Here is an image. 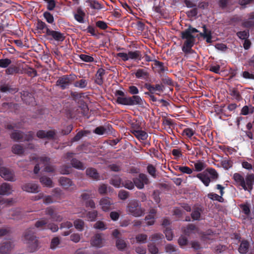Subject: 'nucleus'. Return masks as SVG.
Instances as JSON below:
<instances>
[{"label": "nucleus", "instance_id": "f257e3e1", "mask_svg": "<svg viewBox=\"0 0 254 254\" xmlns=\"http://www.w3.org/2000/svg\"><path fill=\"white\" fill-rule=\"evenodd\" d=\"M22 240L24 243L27 245L28 251L33 253L38 250L39 242L38 238L35 235L34 228H29L24 232Z\"/></svg>", "mask_w": 254, "mask_h": 254}, {"label": "nucleus", "instance_id": "f03ea898", "mask_svg": "<svg viewBox=\"0 0 254 254\" xmlns=\"http://www.w3.org/2000/svg\"><path fill=\"white\" fill-rule=\"evenodd\" d=\"M198 32H199V31L197 29L192 27L191 25H189L187 29L181 32L182 38L186 39L182 47V51L185 53L188 54L190 52L195 40V37L192 34Z\"/></svg>", "mask_w": 254, "mask_h": 254}, {"label": "nucleus", "instance_id": "7ed1b4c3", "mask_svg": "<svg viewBox=\"0 0 254 254\" xmlns=\"http://www.w3.org/2000/svg\"><path fill=\"white\" fill-rule=\"evenodd\" d=\"M233 179L236 184L241 186L244 190L251 191L254 184V174H248L245 179L240 173H235L233 176Z\"/></svg>", "mask_w": 254, "mask_h": 254}, {"label": "nucleus", "instance_id": "20e7f679", "mask_svg": "<svg viewBox=\"0 0 254 254\" xmlns=\"http://www.w3.org/2000/svg\"><path fill=\"white\" fill-rule=\"evenodd\" d=\"M108 99L123 105H143L139 96H109Z\"/></svg>", "mask_w": 254, "mask_h": 254}, {"label": "nucleus", "instance_id": "39448f33", "mask_svg": "<svg viewBox=\"0 0 254 254\" xmlns=\"http://www.w3.org/2000/svg\"><path fill=\"white\" fill-rule=\"evenodd\" d=\"M127 212L134 217L141 216L144 214L145 209L141 207L139 202L136 200H131L126 207Z\"/></svg>", "mask_w": 254, "mask_h": 254}, {"label": "nucleus", "instance_id": "423d86ee", "mask_svg": "<svg viewBox=\"0 0 254 254\" xmlns=\"http://www.w3.org/2000/svg\"><path fill=\"white\" fill-rule=\"evenodd\" d=\"M74 74L64 75L59 77L56 81V85L59 88L64 90L69 87L75 79Z\"/></svg>", "mask_w": 254, "mask_h": 254}, {"label": "nucleus", "instance_id": "0eeeda50", "mask_svg": "<svg viewBox=\"0 0 254 254\" xmlns=\"http://www.w3.org/2000/svg\"><path fill=\"white\" fill-rule=\"evenodd\" d=\"M34 133L29 131L27 134L19 130H14L10 135L11 138L14 141H29L33 138Z\"/></svg>", "mask_w": 254, "mask_h": 254}, {"label": "nucleus", "instance_id": "6e6552de", "mask_svg": "<svg viewBox=\"0 0 254 254\" xmlns=\"http://www.w3.org/2000/svg\"><path fill=\"white\" fill-rule=\"evenodd\" d=\"M45 214L49 216L53 221L56 222H61L63 220V216L57 212L55 207L53 206L47 207L45 210Z\"/></svg>", "mask_w": 254, "mask_h": 254}, {"label": "nucleus", "instance_id": "1a4fd4ad", "mask_svg": "<svg viewBox=\"0 0 254 254\" xmlns=\"http://www.w3.org/2000/svg\"><path fill=\"white\" fill-rule=\"evenodd\" d=\"M99 205L101 209L105 212H107L114 208L113 200L107 196L102 197L99 201Z\"/></svg>", "mask_w": 254, "mask_h": 254}, {"label": "nucleus", "instance_id": "9d476101", "mask_svg": "<svg viewBox=\"0 0 254 254\" xmlns=\"http://www.w3.org/2000/svg\"><path fill=\"white\" fill-rule=\"evenodd\" d=\"M105 240L103 238V234L101 233H97L95 234L91 239L90 244L92 247L97 248H102L105 246Z\"/></svg>", "mask_w": 254, "mask_h": 254}, {"label": "nucleus", "instance_id": "9b49d317", "mask_svg": "<svg viewBox=\"0 0 254 254\" xmlns=\"http://www.w3.org/2000/svg\"><path fill=\"white\" fill-rule=\"evenodd\" d=\"M134 185L138 189H142L144 188V185L149 183V180L147 176L144 174H140L138 178L133 179Z\"/></svg>", "mask_w": 254, "mask_h": 254}, {"label": "nucleus", "instance_id": "f8f14e48", "mask_svg": "<svg viewBox=\"0 0 254 254\" xmlns=\"http://www.w3.org/2000/svg\"><path fill=\"white\" fill-rule=\"evenodd\" d=\"M43 33H45L48 36H51L52 39L58 42H63L65 39L64 34L60 31L47 28V31H43Z\"/></svg>", "mask_w": 254, "mask_h": 254}, {"label": "nucleus", "instance_id": "ddd939ff", "mask_svg": "<svg viewBox=\"0 0 254 254\" xmlns=\"http://www.w3.org/2000/svg\"><path fill=\"white\" fill-rule=\"evenodd\" d=\"M85 97L87 98L88 96H74L73 100L78 103V107L81 110V113L86 116L88 112V108L85 102L83 101Z\"/></svg>", "mask_w": 254, "mask_h": 254}, {"label": "nucleus", "instance_id": "4468645a", "mask_svg": "<svg viewBox=\"0 0 254 254\" xmlns=\"http://www.w3.org/2000/svg\"><path fill=\"white\" fill-rule=\"evenodd\" d=\"M0 176L5 180L11 182L15 180L13 172L5 167L0 169Z\"/></svg>", "mask_w": 254, "mask_h": 254}, {"label": "nucleus", "instance_id": "2eb2a0df", "mask_svg": "<svg viewBox=\"0 0 254 254\" xmlns=\"http://www.w3.org/2000/svg\"><path fill=\"white\" fill-rule=\"evenodd\" d=\"M14 245L11 241H6L0 244V253L9 254L14 248Z\"/></svg>", "mask_w": 254, "mask_h": 254}, {"label": "nucleus", "instance_id": "dca6fc26", "mask_svg": "<svg viewBox=\"0 0 254 254\" xmlns=\"http://www.w3.org/2000/svg\"><path fill=\"white\" fill-rule=\"evenodd\" d=\"M56 134L55 130H50L48 131H45L43 130H40L37 132V136L40 138H47L48 139H53Z\"/></svg>", "mask_w": 254, "mask_h": 254}, {"label": "nucleus", "instance_id": "f3484780", "mask_svg": "<svg viewBox=\"0 0 254 254\" xmlns=\"http://www.w3.org/2000/svg\"><path fill=\"white\" fill-rule=\"evenodd\" d=\"M144 87L149 91L151 94L156 93V92H161L163 91L164 86L162 84H157L156 85H152L150 83H145Z\"/></svg>", "mask_w": 254, "mask_h": 254}, {"label": "nucleus", "instance_id": "a211bd4d", "mask_svg": "<svg viewBox=\"0 0 254 254\" xmlns=\"http://www.w3.org/2000/svg\"><path fill=\"white\" fill-rule=\"evenodd\" d=\"M39 159L40 161V163H42V164H43V165L45 166V168L44 169V171L48 173L54 172V167L50 165V158L46 156H42L39 157Z\"/></svg>", "mask_w": 254, "mask_h": 254}, {"label": "nucleus", "instance_id": "6ab92c4d", "mask_svg": "<svg viewBox=\"0 0 254 254\" xmlns=\"http://www.w3.org/2000/svg\"><path fill=\"white\" fill-rule=\"evenodd\" d=\"M13 191L12 186L6 183H2L0 185V195H9Z\"/></svg>", "mask_w": 254, "mask_h": 254}, {"label": "nucleus", "instance_id": "aec40b11", "mask_svg": "<svg viewBox=\"0 0 254 254\" xmlns=\"http://www.w3.org/2000/svg\"><path fill=\"white\" fill-rule=\"evenodd\" d=\"M22 189L25 191L31 193L39 192V186L34 183H26L22 186Z\"/></svg>", "mask_w": 254, "mask_h": 254}, {"label": "nucleus", "instance_id": "412c9836", "mask_svg": "<svg viewBox=\"0 0 254 254\" xmlns=\"http://www.w3.org/2000/svg\"><path fill=\"white\" fill-rule=\"evenodd\" d=\"M73 16L74 19L80 23H84L85 22L84 17L85 16V13L81 7H78L74 12Z\"/></svg>", "mask_w": 254, "mask_h": 254}, {"label": "nucleus", "instance_id": "4be33fe9", "mask_svg": "<svg viewBox=\"0 0 254 254\" xmlns=\"http://www.w3.org/2000/svg\"><path fill=\"white\" fill-rule=\"evenodd\" d=\"M105 74V70L102 68H100L98 69L97 73L95 75V82L98 85H101L103 83V76Z\"/></svg>", "mask_w": 254, "mask_h": 254}, {"label": "nucleus", "instance_id": "5701e85b", "mask_svg": "<svg viewBox=\"0 0 254 254\" xmlns=\"http://www.w3.org/2000/svg\"><path fill=\"white\" fill-rule=\"evenodd\" d=\"M59 183L64 189H67L69 187L74 186L73 183L70 179L64 177L60 178Z\"/></svg>", "mask_w": 254, "mask_h": 254}, {"label": "nucleus", "instance_id": "b1692460", "mask_svg": "<svg viewBox=\"0 0 254 254\" xmlns=\"http://www.w3.org/2000/svg\"><path fill=\"white\" fill-rule=\"evenodd\" d=\"M131 133L138 139L144 140L148 137V135L146 132L139 129H132Z\"/></svg>", "mask_w": 254, "mask_h": 254}, {"label": "nucleus", "instance_id": "393cba45", "mask_svg": "<svg viewBox=\"0 0 254 254\" xmlns=\"http://www.w3.org/2000/svg\"><path fill=\"white\" fill-rule=\"evenodd\" d=\"M242 25L245 28H252L254 26V13L250 14L248 19L244 20Z\"/></svg>", "mask_w": 254, "mask_h": 254}, {"label": "nucleus", "instance_id": "a878e982", "mask_svg": "<svg viewBox=\"0 0 254 254\" xmlns=\"http://www.w3.org/2000/svg\"><path fill=\"white\" fill-rule=\"evenodd\" d=\"M128 54L129 60L130 59L134 61H140L142 58L141 52L138 50L129 51Z\"/></svg>", "mask_w": 254, "mask_h": 254}, {"label": "nucleus", "instance_id": "bb28decb", "mask_svg": "<svg viewBox=\"0 0 254 254\" xmlns=\"http://www.w3.org/2000/svg\"><path fill=\"white\" fill-rule=\"evenodd\" d=\"M250 244L246 240L242 241L240 244L238 251L241 254H246L249 250Z\"/></svg>", "mask_w": 254, "mask_h": 254}, {"label": "nucleus", "instance_id": "cd10ccee", "mask_svg": "<svg viewBox=\"0 0 254 254\" xmlns=\"http://www.w3.org/2000/svg\"><path fill=\"white\" fill-rule=\"evenodd\" d=\"M86 175L93 180H98L99 179V175L97 170L92 168H88L86 170Z\"/></svg>", "mask_w": 254, "mask_h": 254}, {"label": "nucleus", "instance_id": "c85d7f7f", "mask_svg": "<svg viewBox=\"0 0 254 254\" xmlns=\"http://www.w3.org/2000/svg\"><path fill=\"white\" fill-rule=\"evenodd\" d=\"M196 177L198 178L206 187L208 186L211 182L210 178L207 174L199 173L197 174Z\"/></svg>", "mask_w": 254, "mask_h": 254}, {"label": "nucleus", "instance_id": "c756f323", "mask_svg": "<svg viewBox=\"0 0 254 254\" xmlns=\"http://www.w3.org/2000/svg\"><path fill=\"white\" fill-rule=\"evenodd\" d=\"M110 184L117 188L122 187V179L118 176L113 177L110 180Z\"/></svg>", "mask_w": 254, "mask_h": 254}, {"label": "nucleus", "instance_id": "7c9ffc66", "mask_svg": "<svg viewBox=\"0 0 254 254\" xmlns=\"http://www.w3.org/2000/svg\"><path fill=\"white\" fill-rule=\"evenodd\" d=\"M135 77L137 78L147 79L149 77V73L143 69H138L135 73Z\"/></svg>", "mask_w": 254, "mask_h": 254}, {"label": "nucleus", "instance_id": "2f4dec72", "mask_svg": "<svg viewBox=\"0 0 254 254\" xmlns=\"http://www.w3.org/2000/svg\"><path fill=\"white\" fill-rule=\"evenodd\" d=\"M0 90L2 92H8L11 94H14L17 92L18 89L16 88H12L8 85L5 84L0 85Z\"/></svg>", "mask_w": 254, "mask_h": 254}, {"label": "nucleus", "instance_id": "473e14b6", "mask_svg": "<svg viewBox=\"0 0 254 254\" xmlns=\"http://www.w3.org/2000/svg\"><path fill=\"white\" fill-rule=\"evenodd\" d=\"M192 163H193L195 171L196 172H200L204 170L206 167L205 163L201 160L192 161Z\"/></svg>", "mask_w": 254, "mask_h": 254}, {"label": "nucleus", "instance_id": "72a5a7b5", "mask_svg": "<svg viewBox=\"0 0 254 254\" xmlns=\"http://www.w3.org/2000/svg\"><path fill=\"white\" fill-rule=\"evenodd\" d=\"M47 220L45 218H41L37 221L35 224V227L38 229L44 230L47 228Z\"/></svg>", "mask_w": 254, "mask_h": 254}, {"label": "nucleus", "instance_id": "f704fd0d", "mask_svg": "<svg viewBox=\"0 0 254 254\" xmlns=\"http://www.w3.org/2000/svg\"><path fill=\"white\" fill-rule=\"evenodd\" d=\"M40 181L45 187L49 188L53 187V182L50 178L46 176L41 177L40 178Z\"/></svg>", "mask_w": 254, "mask_h": 254}, {"label": "nucleus", "instance_id": "c9c22d12", "mask_svg": "<svg viewBox=\"0 0 254 254\" xmlns=\"http://www.w3.org/2000/svg\"><path fill=\"white\" fill-rule=\"evenodd\" d=\"M154 65L158 68V73L159 74H161L164 73L165 71L168 70V68L167 66L164 65L163 63L159 62L158 61L155 60L154 63Z\"/></svg>", "mask_w": 254, "mask_h": 254}, {"label": "nucleus", "instance_id": "e433bc0d", "mask_svg": "<svg viewBox=\"0 0 254 254\" xmlns=\"http://www.w3.org/2000/svg\"><path fill=\"white\" fill-rule=\"evenodd\" d=\"M71 164L73 167L77 169L84 170L85 168L83 163L76 159L72 158L71 160Z\"/></svg>", "mask_w": 254, "mask_h": 254}, {"label": "nucleus", "instance_id": "4c0bfd02", "mask_svg": "<svg viewBox=\"0 0 254 254\" xmlns=\"http://www.w3.org/2000/svg\"><path fill=\"white\" fill-rule=\"evenodd\" d=\"M207 172L210 175L211 181H216L218 178V174L217 171L213 168H208L207 169Z\"/></svg>", "mask_w": 254, "mask_h": 254}, {"label": "nucleus", "instance_id": "58836bf2", "mask_svg": "<svg viewBox=\"0 0 254 254\" xmlns=\"http://www.w3.org/2000/svg\"><path fill=\"white\" fill-rule=\"evenodd\" d=\"M22 99L26 104L30 105L31 106L36 105L34 96H23Z\"/></svg>", "mask_w": 254, "mask_h": 254}, {"label": "nucleus", "instance_id": "ea45409f", "mask_svg": "<svg viewBox=\"0 0 254 254\" xmlns=\"http://www.w3.org/2000/svg\"><path fill=\"white\" fill-rule=\"evenodd\" d=\"M207 197L212 200H217L220 202H222L224 201V198L222 197V196L219 195L213 192L209 193L207 194Z\"/></svg>", "mask_w": 254, "mask_h": 254}, {"label": "nucleus", "instance_id": "a19ab883", "mask_svg": "<svg viewBox=\"0 0 254 254\" xmlns=\"http://www.w3.org/2000/svg\"><path fill=\"white\" fill-rule=\"evenodd\" d=\"M75 228L79 231H82L84 228V222L81 219H76L73 222Z\"/></svg>", "mask_w": 254, "mask_h": 254}, {"label": "nucleus", "instance_id": "79ce46f5", "mask_svg": "<svg viewBox=\"0 0 254 254\" xmlns=\"http://www.w3.org/2000/svg\"><path fill=\"white\" fill-rule=\"evenodd\" d=\"M237 36L242 40L248 39L250 36L249 30L239 31L236 33Z\"/></svg>", "mask_w": 254, "mask_h": 254}, {"label": "nucleus", "instance_id": "37998d69", "mask_svg": "<svg viewBox=\"0 0 254 254\" xmlns=\"http://www.w3.org/2000/svg\"><path fill=\"white\" fill-rule=\"evenodd\" d=\"M12 151L14 154L20 155L23 153L24 149L20 145L15 144L12 147Z\"/></svg>", "mask_w": 254, "mask_h": 254}, {"label": "nucleus", "instance_id": "c03bdc74", "mask_svg": "<svg viewBox=\"0 0 254 254\" xmlns=\"http://www.w3.org/2000/svg\"><path fill=\"white\" fill-rule=\"evenodd\" d=\"M116 245L119 250H123L127 247V244L125 240L120 238L117 239Z\"/></svg>", "mask_w": 254, "mask_h": 254}, {"label": "nucleus", "instance_id": "a18cd8bd", "mask_svg": "<svg viewBox=\"0 0 254 254\" xmlns=\"http://www.w3.org/2000/svg\"><path fill=\"white\" fill-rule=\"evenodd\" d=\"M88 83L87 80L81 79L79 80L76 81L74 83V86L76 87L80 88H84L86 87Z\"/></svg>", "mask_w": 254, "mask_h": 254}, {"label": "nucleus", "instance_id": "49530a36", "mask_svg": "<svg viewBox=\"0 0 254 254\" xmlns=\"http://www.w3.org/2000/svg\"><path fill=\"white\" fill-rule=\"evenodd\" d=\"M89 133L87 130H81L79 131L75 136L72 139V141H77L79 140L83 136Z\"/></svg>", "mask_w": 254, "mask_h": 254}, {"label": "nucleus", "instance_id": "de8ad7c7", "mask_svg": "<svg viewBox=\"0 0 254 254\" xmlns=\"http://www.w3.org/2000/svg\"><path fill=\"white\" fill-rule=\"evenodd\" d=\"M201 210L199 208H196L192 211L191 216L192 218L194 220H198L199 219L200 217Z\"/></svg>", "mask_w": 254, "mask_h": 254}, {"label": "nucleus", "instance_id": "09e8293b", "mask_svg": "<svg viewBox=\"0 0 254 254\" xmlns=\"http://www.w3.org/2000/svg\"><path fill=\"white\" fill-rule=\"evenodd\" d=\"M147 239V236L144 234H138L135 237L136 242L138 243H145L146 242Z\"/></svg>", "mask_w": 254, "mask_h": 254}, {"label": "nucleus", "instance_id": "8fccbe9b", "mask_svg": "<svg viewBox=\"0 0 254 254\" xmlns=\"http://www.w3.org/2000/svg\"><path fill=\"white\" fill-rule=\"evenodd\" d=\"M93 227L95 229H99L101 231L105 230L107 229V227H106L105 223L101 221H97L94 225Z\"/></svg>", "mask_w": 254, "mask_h": 254}, {"label": "nucleus", "instance_id": "3c124183", "mask_svg": "<svg viewBox=\"0 0 254 254\" xmlns=\"http://www.w3.org/2000/svg\"><path fill=\"white\" fill-rule=\"evenodd\" d=\"M164 238L163 234L160 233H155L152 234L150 237V241L153 242H157L159 240H162Z\"/></svg>", "mask_w": 254, "mask_h": 254}, {"label": "nucleus", "instance_id": "603ef678", "mask_svg": "<svg viewBox=\"0 0 254 254\" xmlns=\"http://www.w3.org/2000/svg\"><path fill=\"white\" fill-rule=\"evenodd\" d=\"M98 212L96 210L89 211L87 213V218L89 221H94L97 216Z\"/></svg>", "mask_w": 254, "mask_h": 254}, {"label": "nucleus", "instance_id": "864d4df0", "mask_svg": "<svg viewBox=\"0 0 254 254\" xmlns=\"http://www.w3.org/2000/svg\"><path fill=\"white\" fill-rule=\"evenodd\" d=\"M43 16L46 20V21L50 24H52L54 21V18L53 15L48 11H45L43 13Z\"/></svg>", "mask_w": 254, "mask_h": 254}, {"label": "nucleus", "instance_id": "5fc2aeb1", "mask_svg": "<svg viewBox=\"0 0 254 254\" xmlns=\"http://www.w3.org/2000/svg\"><path fill=\"white\" fill-rule=\"evenodd\" d=\"M60 244V238L58 237L53 238L51 242L50 248L51 249H55Z\"/></svg>", "mask_w": 254, "mask_h": 254}, {"label": "nucleus", "instance_id": "6e6d98bb", "mask_svg": "<svg viewBox=\"0 0 254 254\" xmlns=\"http://www.w3.org/2000/svg\"><path fill=\"white\" fill-rule=\"evenodd\" d=\"M196 229V227L193 224H189L184 229V232L186 235H190Z\"/></svg>", "mask_w": 254, "mask_h": 254}, {"label": "nucleus", "instance_id": "4d7b16f0", "mask_svg": "<svg viewBox=\"0 0 254 254\" xmlns=\"http://www.w3.org/2000/svg\"><path fill=\"white\" fill-rule=\"evenodd\" d=\"M79 58L83 62L87 63H91L94 61V58L90 56L85 55V54H81L79 56Z\"/></svg>", "mask_w": 254, "mask_h": 254}, {"label": "nucleus", "instance_id": "13d9d810", "mask_svg": "<svg viewBox=\"0 0 254 254\" xmlns=\"http://www.w3.org/2000/svg\"><path fill=\"white\" fill-rule=\"evenodd\" d=\"M162 124L165 127H170L172 125H173V120L170 118H168L166 117H162Z\"/></svg>", "mask_w": 254, "mask_h": 254}, {"label": "nucleus", "instance_id": "bf43d9fd", "mask_svg": "<svg viewBox=\"0 0 254 254\" xmlns=\"http://www.w3.org/2000/svg\"><path fill=\"white\" fill-rule=\"evenodd\" d=\"M122 187H124L126 189L130 190H132L134 187V182H132L129 180L125 181L122 182Z\"/></svg>", "mask_w": 254, "mask_h": 254}, {"label": "nucleus", "instance_id": "052dcab7", "mask_svg": "<svg viewBox=\"0 0 254 254\" xmlns=\"http://www.w3.org/2000/svg\"><path fill=\"white\" fill-rule=\"evenodd\" d=\"M14 200L12 198H3L0 196V203L1 204H5L7 206H9L13 203Z\"/></svg>", "mask_w": 254, "mask_h": 254}, {"label": "nucleus", "instance_id": "680f3d73", "mask_svg": "<svg viewBox=\"0 0 254 254\" xmlns=\"http://www.w3.org/2000/svg\"><path fill=\"white\" fill-rule=\"evenodd\" d=\"M160 84H162V85L166 84L170 86H173L174 85V82L170 77L165 76L161 78Z\"/></svg>", "mask_w": 254, "mask_h": 254}, {"label": "nucleus", "instance_id": "e2e57ef3", "mask_svg": "<svg viewBox=\"0 0 254 254\" xmlns=\"http://www.w3.org/2000/svg\"><path fill=\"white\" fill-rule=\"evenodd\" d=\"M118 197L122 200H125L129 197V192L123 190H120L118 193Z\"/></svg>", "mask_w": 254, "mask_h": 254}, {"label": "nucleus", "instance_id": "0e129e2a", "mask_svg": "<svg viewBox=\"0 0 254 254\" xmlns=\"http://www.w3.org/2000/svg\"><path fill=\"white\" fill-rule=\"evenodd\" d=\"M147 170L148 173L153 178H156V170L155 168L153 166V165L151 164H149L148 165L147 167Z\"/></svg>", "mask_w": 254, "mask_h": 254}, {"label": "nucleus", "instance_id": "69168bd1", "mask_svg": "<svg viewBox=\"0 0 254 254\" xmlns=\"http://www.w3.org/2000/svg\"><path fill=\"white\" fill-rule=\"evenodd\" d=\"M11 63L9 59H4L0 60V67L2 68L7 67Z\"/></svg>", "mask_w": 254, "mask_h": 254}, {"label": "nucleus", "instance_id": "338daca9", "mask_svg": "<svg viewBox=\"0 0 254 254\" xmlns=\"http://www.w3.org/2000/svg\"><path fill=\"white\" fill-rule=\"evenodd\" d=\"M46 229L50 230L52 232H56L59 230V227L54 223H47Z\"/></svg>", "mask_w": 254, "mask_h": 254}, {"label": "nucleus", "instance_id": "774afa93", "mask_svg": "<svg viewBox=\"0 0 254 254\" xmlns=\"http://www.w3.org/2000/svg\"><path fill=\"white\" fill-rule=\"evenodd\" d=\"M148 251L151 254H158V249L153 244H149L148 245Z\"/></svg>", "mask_w": 254, "mask_h": 254}]
</instances>
